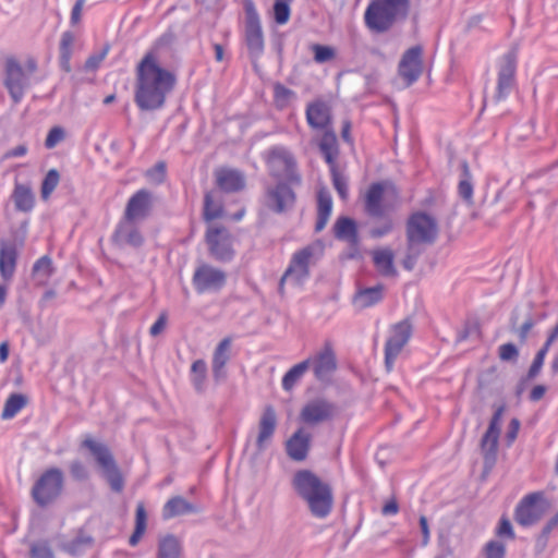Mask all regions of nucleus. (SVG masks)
Listing matches in <instances>:
<instances>
[{"label":"nucleus","mask_w":558,"mask_h":558,"mask_svg":"<svg viewBox=\"0 0 558 558\" xmlns=\"http://www.w3.org/2000/svg\"><path fill=\"white\" fill-rule=\"evenodd\" d=\"M175 85V73L161 66L156 51H147L135 68L134 102L141 111L161 110Z\"/></svg>","instance_id":"obj_1"},{"label":"nucleus","mask_w":558,"mask_h":558,"mask_svg":"<svg viewBox=\"0 0 558 558\" xmlns=\"http://www.w3.org/2000/svg\"><path fill=\"white\" fill-rule=\"evenodd\" d=\"M291 485L296 495L306 502L313 517L325 519L330 514L333 506L332 488L313 471L306 469L296 471Z\"/></svg>","instance_id":"obj_2"},{"label":"nucleus","mask_w":558,"mask_h":558,"mask_svg":"<svg viewBox=\"0 0 558 558\" xmlns=\"http://www.w3.org/2000/svg\"><path fill=\"white\" fill-rule=\"evenodd\" d=\"M409 12L410 0H369L363 21L371 33L384 34L405 21Z\"/></svg>","instance_id":"obj_3"},{"label":"nucleus","mask_w":558,"mask_h":558,"mask_svg":"<svg viewBox=\"0 0 558 558\" xmlns=\"http://www.w3.org/2000/svg\"><path fill=\"white\" fill-rule=\"evenodd\" d=\"M81 446L88 449L111 489L120 493L123 489L124 481L109 447L104 442L96 441L90 436H87Z\"/></svg>","instance_id":"obj_4"},{"label":"nucleus","mask_w":558,"mask_h":558,"mask_svg":"<svg viewBox=\"0 0 558 558\" xmlns=\"http://www.w3.org/2000/svg\"><path fill=\"white\" fill-rule=\"evenodd\" d=\"M407 244L413 247H422L423 250L436 242L438 236V225L434 217L424 213H413L407 221L405 226Z\"/></svg>","instance_id":"obj_5"},{"label":"nucleus","mask_w":558,"mask_h":558,"mask_svg":"<svg viewBox=\"0 0 558 558\" xmlns=\"http://www.w3.org/2000/svg\"><path fill=\"white\" fill-rule=\"evenodd\" d=\"M266 162L274 178L295 184L301 182L296 172L295 158L288 148L283 146L271 147L268 150Z\"/></svg>","instance_id":"obj_6"},{"label":"nucleus","mask_w":558,"mask_h":558,"mask_svg":"<svg viewBox=\"0 0 558 558\" xmlns=\"http://www.w3.org/2000/svg\"><path fill=\"white\" fill-rule=\"evenodd\" d=\"M518 56L515 49L504 53L497 61V86L494 101L500 102L508 98L515 86Z\"/></svg>","instance_id":"obj_7"},{"label":"nucleus","mask_w":558,"mask_h":558,"mask_svg":"<svg viewBox=\"0 0 558 558\" xmlns=\"http://www.w3.org/2000/svg\"><path fill=\"white\" fill-rule=\"evenodd\" d=\"M413 333V326L409 318L392 325L389 336L385 342V366L388 372H391L397 357L410 341Z\"/></svg>","instance_id":"obj_8"},{"label":"nucleus","mask_w":558,"mask_h":558,"mask_svg":"<svg viewBox=\"0 0 558 558\" xmlns=\"http://www.w3.org/2000/svg\"><path fill=\"white\" fill-rule=\"evenodd\" d=\"M546 511V498L543 492L525 495L514 509V520L521 526H531L538 522Z\"/></svg>","instance_id":"obj_9"},{"label":"nucleus","mask_w":558,"mask_h":558,"mask_svg":"<svg viewBox=\"0 0 558 558\" xmlns=\"http://www.w3.org/2000/svg\"><path fill=\"white\" fill-rule=\"evenodd\" d=\"M205 241L210 256L220 263H229L235 252L232 244V235L225 227H209L206 230Z\"/></svg>","instance_id":"obj_10"},{"label":"nucleus","mask_w":558,"mask_h":558,"mask_svg":"<svg viewBox=\"0 0 558 558\" xmlns=\"http://www.w3.org/2000/svg\"><path fill=\"white\" fill-rule=\"evenodd\" d=\"M227 283V274L209 264H201L193 274L192 284L198 294L219 292Z\"/></svg>","instance_id":"obj_11"},{"label":"nucleus","mask_w":558,"mask_h":558,"mask_svg":"<svg viewBox=\"0 0 558 558\" xmlns=\"http://www.w3.org/2000/svg\"><path fill=\"white\" fill-rule=\"evenodd\" d=\"M245 43L252 57H259L264 51V36L258 13L250 0L245 3Z\"/></svg>","instance_id":"obj_12"},{"label":"nucleus","mask_w":558,"mask_h":558,"mask_svg":"<svg viewBox=\"0 0 558 558\" xmlns=\"http://www.w3.org/2000/svg\"><path fill=\"white\" fill-rule=\"evenodd\" d=\"M62 488V472L57 468L46 471L37 480V505L46 506L53 502L60 496Z\"/></svg>","instance_id":"obj_13"},{"label":"nucleus","mask_w":558,"mask_h":558,"mask_svg":"<svg viewBox=\"0 0 558 558\" xmlns=\"http://www.w3.org/2000/svg\"><path fill=\"white\" fill-rule=\"evenodd\" d=\"M3 83L13 102H20L29 83L22 65L14 58L5 60Z\"/></svg>","instance_id":"obj_14"},{"label":"nucleus","mask_w":558,"mask_h":558,"mask_svg":"<svg viewBox=\"0 0 558 558\" xmlns=\"http://www.w3.org/2000/svg\"><path fill=\"white\" fill-rule=\"evenodd\" d=\"M155 198L153 192L147 189H141L133 193L129 198L123 218L133 221H144L154 209Z\"/></svg>","instance_id":"obj_15"},{"label":"nucleus","mask_w":558,"mask_h":558,"mask_svg":"<svg viewBox=\"0 0 558 558\" xmlns=\"http://www.w3.org/2000/svg\"><path fill=\"white\" fill-rule=\"evenodd\" d=\"M295 199V193L289 182H278L274 187L267 189L265 194L266 207L276 214H283L292 209Z\"/></svg>","instance_id":"obj_16"},{"label":"nucleus","mask_w":558,"mask_h":558,"mask_svg":"<svg viewBox=\"0 0 558 558\" xmlns=\"http://www.w3.org/2000/svg\"><path fill=\"white\" fill-rule=\"evenodd\" d=\"M336 411L337 408L332 402L323 398H317L308 401L302 408L300 418L306 424L315 425L332 420L336 415Z\"/></svg>","instance_id":"obj_17"},{"label":"nucleus","mask_w":558,"mask_h":558,"mask_svg":"<svg viewBox=\"0 0 558 558\" xmlns=\"http://www.w3.org/2000/svg\"><path fill=\"white\" fill-rule=\"evenodd\" d=\"M422 47L414 46L408 49L400 60L398 72L399 75L404 80L407 86L415 83L422 74Z\"/></svg>","instance_id":"obj_18"},{"label":"nucleus","mask_w":558,"mask_h":558,"mask_svg":"<svg viewBox=\"0 0 558 558\" xmlns=\"http://www.w3.org/2000/svg\"><path fill=\"white\" fill-rule=\"evenodd\" d=\"M313 255V246H306L295 252L289 267L281 278V283L288 278H294L296 282L305 280L310 276V262Z\"/></svg>","instance_id":"obj_19"},{"label":"nucleus","mask_w":558,"mask_h":558,"mask_svg":"<svg viewBox=\"0 0 558 558\" xmlns=\"http://www.w3.org/2000/svg\"><path fill=\"white\" fill-rule=\"evenodd\" d=\"M278 425V417L272 405H267L258 421V433L256 437V447L258 451H264L270 444Z\"/></svg>","instance_id":"obj_20"},{"label":"nucleus","mask_w":558,"mask_h":558,"mask_svg":"<svg viewBox=\"0 0 558 558\" xmlns=\"http://www.w3.org/2000/svg\"><path fill=\"white\" fill-rule=\"evenodd\" d=\"M137 221L123 218L118 222L112 234L113 242L119 246L140 247L144 243V238L136 227Z\"/></svg>","instance_id":"obj_21"},{"label":"nucleus","mask_w":558,"mask_h":558,"mask_svg":"<svg viewBox=\"0 0 558 558\" xmlns=\"http://www.w3.org/2000/svg\"><path fill=\"white\" fill-rule=\"evenodd\" d=\"M315 377L319 381H326L337 368L336 354L332 345L327 342L324 348L311 360Z\"/></svg>","instance_id":"obj_22"},{"label":"nucleus","mask_w":558,"mask_h":558,"mask_svg":"<svg viewBox=\"0 0 558 558\" xmlns=\"http://www.w3.org/2000/svg\"><path fill=\"white\" fill-rule=\"evenodd\" d=\"M386 186V182H375L368 186L364 197V210L367 216L372 218H384L386 216L387 208L383 202Z\"/></svg>","instance_id":"obj_23"},{"label":"nucleus","mask_w":558,"mask_h":558,"mask_svg":"<svg viewBox=\"0 0 558 558\" xmlns=\"http://www.w3.org/2000/svg\"><path fill=\"white\" fill-rule=\"evenodd\" d=\"M307 124L314 130H332L330 107L323 100H315L307 105L306 111Z\"/></svg>","instance_id":"obj_24"},{"label":"nucleus","mask_w":558,"mask_h":558,"mask_svg":"<svg viewBox=\"0 0 558 558\" xmlns=\"http://www.w3.org/2000/svg\"><path fill=\"white\" fill-rule=\"evenodd\" d=\"M216 185L225 193H236L245 187V175L232 168H220L215 171Z\"/></svg>","instance_id":"obj_25"},{"label":"nucleus","mask_w":558,"mask_h":558,"mask_svg":"<svg viewBox=\"0 0 558 558\" xmlns=\"http://www.w3.org/2000/svg\"><path fill=\"white\" fill-rule=\"evenodd\" d=\"M311 435L299 428L286 442L287 454L293 461H304L311 448Z\"/></svg>","instance_id":"obj_26"},{"label":"nucleus","mask_w":558,"mask_h":558,"mask_svg":"<svg viewBox=\"0 0 558 558\" xmlns=\"http://www.w3.org/2000/svg\"><path fill=\"white\" fill-rule=\"evenodd\" d=\"M231 343L232 339L230 337H226L218 343L214 351L211 369L216 381H220L227 376L225 367L230 360Z\"/></svg>","instance_id":"obj_27"},{"label":"nucleus","mask_w":558,"mask_h":558,"mask_svg":"<svg viewBox=\"0 0 558 558\" xmlns=\"http://www.w3.org/2000/svg\"><path fill=\"white\" fill-rule=\"evenodd\" d=\"M199 507L187 501L181 496L170 498L162 507L161 515L163 520H170L175 517L198 513Z\"/></svg>","instance_id":"obj_28"},{"label":"nucleus","mask_w":558,"mask_h":558,"mask_svg":"<svg viewBox=\"0 0 558 558\" xmlns=\"http://www.w3.org/2000/svg\"><path fill=\"white\" fill-rule=\"evenodd\" d=\"M318 148L329 168L338 166L337 159L339 156V146L337 135L333 130H326V132H323L318 143Z\"/></svg>","instance_id":"obj_29"},{"label":"nucleus","mask_w":558,"mask_h":558,"mask_svg":"<svg viewBox=\"0 0 558 558\" xmlns=\"http://www.w3.org/2000/svg\"><path fill=\"white\" fill-rule=\"evenodd\" d=\"M332 211V197L327 189H320L317 192V219L315 232H320L328 223Z\"/></svg>","instance_id":"obj_30"},{"label":"nucleus","mask_w":558,"mask_h":558,"mask_svg":"<svg viewBox=\"0 0 558 558\" xmlns=\"http://www.w3.org/2000/svg\"><path fill=\"white\" fill-rule=\"evenodd\" d=\"M373 263L377 271L384 277H396L398 271L395 267V255L391 248L385 247L375 250L372 253Z\"/></svg>","instance_id":"obj_31"},{"label":"nucleus","mask_w":558,"mask_h":558,"mask_svg":"<svg viewBox=\"0 0 558 558\" xmlns=\"http://www.w3.org/2000/svg\"><path fill=\"white\" fill-rule=\"evenodd\" d=\"M384 298V286L377 284L375 287L363 288L357 290L353 298V304L364 310L378 304Z\"/></svg>","instance_id":"obj_32"},{"label":"nucleus","mask_w":558,"mask_h":558,"mask_svg":"<svg viewBox=\"0 0 558 558\" xmlns=\"http://www.w3.org/2000/svg\"><path fill=\"white\" fill-rule=\"evenodd\" d=\"M182 542L173 534H167L159 538L156 558H182Z\"/></svg>","instance_id":"obj_33"},{"label":"nucleus","mask_w":558,"mask_h":558,"mask_svg":"<svg viewBox=\"0 0 558 558\" xmlns=\"http://www.w3.org/2000/svg\"><path fill=\"white\" fill-rule=\"evenodd\" d=\"M335 238L350 243H356L359 239L356 222L349 217H339L333 225Z\"/></svg>","instance_id":"obj_34"},{"label":"nucleus","mask_w":558,"mask_h":558,"mask_svg":"<svg viewBox=\"0 0 558 558\" xmlns=\"http://www.w3.org/2000/svg\"><path fill=\"white\" fill-rule=\"evenodd\" d=\"M17 252L14 244H2L0 247V275L4 280L10 279L16 266Z\"/></svg>","instance_id":"obj_35"},{"label":"nucleus","mask_w":558,"mask_h":558,"mask_svg":"<svg viewBox=\"0 0 558 558\" xmlns=\"http://www.w3.org/2000/svg\"><path fill=\"white\" fill-rule=\"evenodd\" d=\"M500 428L489 427L481 439V450L486 462L494 463L497 457Z\"/></svg>","instance_id":"obj_36"},{"label":"nucleus","mask_w":558,"mask_h":558,"mask_svg":"<svg viewBox=\"0 0 558 558\" xmlns=\"http://www.w3.org/2000/svg\"><path fill=\"white\" fill-rule=\"evenodd\" d=\"M460 168L461 173L458 183V194L466 204L472 205L474 192L472 174L466 161H462Z\"/></svg>","instance_id":"obj_37"},{"label":"nucleus","mask_w":558,"mask_h":558,"mask_svg":"<svg viewBox=\"0 0 558 558\" xmlns=\"http://www.w3.org/2000/svg\"><path fill=\"white\" fill-rule=\"evenodd\" d=\"M12 199L15 208L20 211H29L34 206V196L31 186L16 183Z\"/></svg>","instance_id":"obj_38"},{"label":"nucleus","mask_w":558,"mask_h":558,"mask_svg":"<svg viewBox=\"0 0 558 558\" xmlns=\"http://www.w3.org/2000/svg\"><path fill=\"white\" fill-rule=\"evenodd\" d=\"M206 378H207L206 362L202 359L194 361L191 365L190 381L197 392L203 393L205 391Z\"/></svg>","instance_id":"obj_39"},{"label":"nucleus","mask_w":558,"mask_h":558,"mask_svg":"<svg viewBox=\"0 0 558 558\" xmlns=\"http://www.w3.org/2000/svg\"><path fill=\"white\" fill-rule=\"evenodd\" d=\"M223 214V206L219 198L216 197L214 192H207L204 196L203 218L209 222L215 219L221 218Z\"/></svg>","instance_id":"obj_40"},{"label":"nucleus","mask_w":558,"mask_h":558,"mask_svg":"<svg viewBox=\"0 0 558 558\" xmlns=\"http://www.w3.org/2000/svg\"><path fill=\"white\" fill-rule=\"evenodd\" d=\"M311 365V360L307 359L292 366L282 378V388L290 391L298 381L304 376Z\"/></svg>","instance_id":"obj_41"},{"label":"nucleus","mask_w":558,"mask_h":558,"mask_svg":"<svg viewBox=\"0 0 558 558\" xmlns=\"http://www.w3.org/2000/svg\"><path fill=\"white\" fill-rule=\"evenodd\" d=\"M27 403L28 398L25 395L17 392L11 393L4 403L1 418H13Z\"/></svg>","instance_id":"obj_42"},{"label":"nucleus","mask_w":558,"mask_h":558,"mask_svg":"<svg viewBox=\"0 0 558 558\" xmlns=\"http://www.w3.org/2000/svg\"><path fill=\"white\" fill-rule=\"evenodd\" d=\"M74 39L75 37L71 32H64L60 40V68L68 73L71 72V58Z\"/></svg>","instance_id":"obj_43"},{"label":"nucleus","mask_w":558,"mask_h":558,"mask_svg":"<svg viewBox=\"0 0 558 558\" xmlns=\"http://www.w3.org/2000/svg\"><path fill=\"white\" fill-rule=\"evenodd\" d=\"M94 544V538L90 535L81 533L75 538L65 544V550L71 556H81Z\"/></svg>","instance_id":"obj_44"},{"label":"nucleus","mask_w":558,"mask_h":558,"mask_svg":"<svg viewBox=\"0 0 558 558\" xmlns=\"http://www.w3.org/2000/svg\"><path fill=\"white\" fill-rule=\"evenodd\" d=\"M146 521L147 514L145 507L142 504H138L136 507V515H135V529L132 535L129 538V544L131 546H136L141 541L142 536L146 531Z\"/></svg>","instance_id":"obj_45"},{"label":"nucleus","mask_w":558,"mask_h":558,"mask_svg":"<svg viewBox=\"0 0 558 558\" xmlns=\"http://www.w3.org/2000/svg\"><path fill=\"white\" fill-rule=\"evenodd\" d=\"M60 182V173L57 169H50L44 177L40 185V196L48 201Z\"/></svg>","instance_id":"obj_46"},{"label":"nucleus","mask_w":558,"mask_h":558,"mask_svg":"<svg viewBox=\"0 0 558 558\" xmlns=\"http://www.w3.org/2000/svg\"><path fill=\"white\" fill-rule=\"evenodd\" d=\"M295 98H296L295 93L292 89L286 87L284 85L277 83L274 86V100H275L277 108L284 109Z\"/></svg>","instance_id":"obj_47"},{"label":"nucleus","mask_w":558,"mask_h":558,"mask_svg":"<svg viewBox=\"0 0 558 558\" xmlns=\"http://www.w3.org/2000/svg\"><path fill=\"white\" fill-rule=\"evenodd\" d=\"M292 0H274V19L279 25H283L290 17V5Z\"/></svg>","instance_id":"obj_48"},{"label":"nucleus","mask_w":558,"mask_h":558,"mask_svg":"<svg viewBox=\"0 0 558 558\" xmlns=\"http://www.w3.org/2000/svg\"><path fill=\"white\" fill-rule=\"evenodd\" d=\"M331 181L335 190L338 192L342 199L348 196V180L347 177L339 170L338 166L329 168Z\"/></svg>","instance_id":"obj_49"},{"label":"nucleus","mask_w":558,"mask_h":558,"mask_svg":"<svg viewBox=\"0 0 558 558\" xmlns=\"http://www.w3.org/2000/svg\"><path fill=\"white\" fill-rule=\"evenodd\" d=\"M52 272V263L47 255L37 259V283H44Z\"/></svg>","instance_id":"obj_50"},{"label":"nucleus","mask_w":558,"mask_h":558,"mask_svg":"<svg viewBox=\"0 0 558 558\" xmlns=\"http://www.w3.org/2000/svg\"><path fill=\"white\" fill-rule=\"evenodd\" d=\"M312 49L314 52V60L317 63L328 62L332 60L336 56L335 49L329 46L316 44L312 47Z\"/></svg>","instance_id":"obj_51"},{"label":"nucleus","mask_w":558,"mask_h":558,"mask_svg":"<svg viewBox=\"0 0 558 558\" xmlns=\"http://www.w3.org/2000/svg\"><path fill=\"white\" fill-rule=\"evenodd\" d=\"M485 558H505L506 545L499 541H489L484 547Z\"/></svg>","instance_id":"obj_52"},{"label":"nucleus","mask_w":558,"mask_h":558,"mask_svg":"<svg viewBox=\"0 0 558 558\" xmlns=\"http://www.w3.org/2000/svg\"><path fill=\"white\" fill-rule=\"evenodd\" d=\"M64 137H65L64 129L59 125L53 126L49 131V133L45 140L46 148L51 149V148L56 147L60 142H62L64 140Z\"/></svg>","instance_id":"obj_53"},{"label":"nucleus","mask_w":558,"mask_h":558,"mask_svg":"<svg viewBox=\"0 0 558 558\" xmlns=\"http://www.w3.org/2000/svg\"><path fill=\"white\" fill-rule=\"evenodd\" d=\"M556 527H558V510H557V513L550 520H548V522L544 525V527L542 529V532L537 538V543L542 544V547L546 546L550 533Z\"/></svg>","instance_id":"obj_54"},{"label":"nucleus","mask_w":558,"mask_h":558,"mask_svg":"<svg viewBox=\"0 0 558 558\" xmlns=\"http://www.w3.org/2000/svg\"><path fill=\"white\" fill-rule=\"evenodd\" d=\"M393 225L389 217H384V221L380 226L373 227L369 229V235L373 239H380L392 231Z\"/></svg>","instance_id":"obj_55"},{"label":"nucleus","mask_w":558,"mask_h":558,"mask_svg":"<svg viewBox=\"0 0 558 558\" xmlns=\"http://www.w3.org/2000/svg\"><path fill=\"white\" fill-rule=\"evenodd\" d=\"M424 250L422 247H413L412 250L410 246L407 245V254L402 260V266L407 270H412L416 264V260L418 256L422 254Z\"/></svg>","instance_id":"obj_56"},{"label":"nucleus","mask_w":558,"mask_h":558,"mask_svg":"<svg viewBox=\"0 0 558 558\" xmlns=\"http://www.w3.org/2000/svg\"><path fill=\"white\" fill-rule=\"evenodd\" d=\"M70 473L75 481L80 482L86 481L89 476L86 466L80 460H74L71 462Z\"/></svg>","instance_id":"obj_57"},{"label":"nucleus","mask_w":558,"mask_h":558,"mask_svg":"<svg viewBox=\"0 0 558 558\" xmlns=\"http://www.w3.org/2000/svg\"><path fill=\"white\" fill-rule=\"evenodd\" d=\"M519 355V351L513 343H504L499 347V357L502 361H514Z\"/></svg>","instance_id":"obj_58"},{"label":"nucleus","mask_w":558,"mask_h":558,"mask_svg":"<svg viewBox=\"0 0 558 558\" xmlns=\"http://www.w3.org/2000/svg\"><path fill=\"white\" fill-rule=\"evenodd\" d=\"M496 533L499 537H507L509 539H513L515 537L512 524L510 520L506 517H502L500 519Z\"/></svg>","instance_id":"obj_59"},{"label":"nucleus","mask_w":558,"mask_h":558,"mask_svg":"<svg viewBox=\"0 0 558 558\" xmlns=\"http://www.w3.org/2000/svg\"><path fill=\"white\" fill-rule=\"evenodd\" d=\"M166 173V165L163 162L156 163L151 169L147 170L146 177L158 183L162 182Z\"/></svg>","instance_id":"obj_60"},{"label":"nucleus","mask_w":558,"mask_h":558,"mask_svg":"<svg viewBox=\"0 0 558 558\" xmlns=\"http://www.w3.org/2000/svg\"><path fill=\"white\" fill-rule=\"evenodd\" d=\"M544 353L543 352H537L530 368H529V373H527V376L530 378H534L541 371L543 364H544Z\"/></svg>","instance_id":"obj_61"},{"label":"nucleus","mask_w":558,"mask_h":558,"mask_svg":"<svg viewBox=\"0 0 558 558\" xmlns=\"http://www.w3.org/2000/svg\"><path fill=\"white\" fill-rule=\"evenodd\" d=\"M167 324V315L165 313L160 314L156 322L151 325L149 329V333L153 337L158 336L162 332Z\"/></svg>","instance_id":"obj_62"},{"label":"nucleus","mask_w":558,"mask_h":558,"mask_svg":"<svg viewBox=\"0 0 558 558\" xmlns=\"http://www.w3.org/2000/svg\"><path fill=\"white\" fill-rule=\"evenodd\" d=\"M519 428H520V421L518 418H512L509 423L508 430L506 434V439L509 445H511L515 440L518 433H519Z\"/></svg>","instance_id":"obj_63"},{"label":"nucleus","mask_w":558,"mask_h":558,"mask_svg":"<svg viewBox=\"0 0 558 558\" xmlns=\"http://www.w3.org/2000/svg\"><path fill=\"white\" fill-rule=\"evenodd\" d=\"M37 558H53V553L46 542L37 543Z\"/></svg>","instance_id":"obj_64"}]
</instances>
